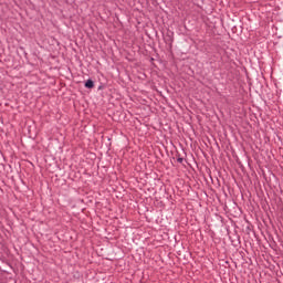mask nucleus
Segmentation results:
<instances>
[{"label": "nucleus", "mask_w": 283, "mask_h": 283, "mask_svg": "<svg viewBox=\"0 0 283 283\" xmlns=\"http://www.w3.org/2000/svg\"><path fill=\"white\" fill-rule=\"evenodd\" d=\"M85 87H87L88 90H92V87H94V81L87 80L85 83Z\"/></svg>", "instance_id": "f257e3e1"}]
</instances>
